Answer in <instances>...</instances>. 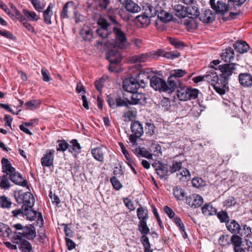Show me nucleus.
<instances>
[{
    "instance_id": "nucleus-1",
    "label": "nucleus",
    "mask_w": 252,
    "mask_h": 252,
    "mask_svg": "<svg viewBox=\"0 0 252 252\" xmlns=\"http://www.w3.org/2000/svg\"><path fill=\"white\" fill-rule=\"evenodd\" d=\"M106 100L109 107L112 109L117 108L128 106V104H139L144 105L146 103L145 95L137 91L131 94L130 100L123 98L120 95L115 94H110L106 96Z\"/></svg>"
},
{
    "instance_id": "nucleus-2",
    "label": "nucleus",
    "mask_w": 252,
    "mask_h": 252,
    "mask_svg": "<svg viewBox=\"0 0 252 252\" xmlns=\"http://www.w3.org/2000/svg\"><path fill=\"white\" fill-rule=\"evenodd\" d=\"M239 65L234 63H227L219 65V70L220 72V78L216 81V88L217 93L220 95L224 94L228 90V81L231 75L236 69Z\"/></svg>"
},
{
    "instance_id": "nucleus-3",
    "label": "nucleus",
    "mask_w": 252,
    "mask_h": 252,
    "mask_svg": "<svg viewBox=\"0 0 252 252\" xmlns=\"http://www.w3.org/2000/svg\"><path fill=\"white\" fill-rule=\"evenodd\" d=\"M180 56V53L176 51L167 52L162 49H158L157 51H153L149 53L133 56L131 57V61L133 63H144L151 58L158 60L160 57L173 60L179 58Z\"/></svg>"
},
{
    "instance_id": "nucleus-4",
    "label": "nucleus",
    "mask_w": 252,
    "mask_h": 252,
    "mask_svg": "<svg viewBox=\"0 0 252 252\" xmlns=\"http://www.w3.org/2000/svg\"><path fill=\"white\" fill-rule=\"evenodd\" d=\"M32 240L36 238L38 242L41 243L45 237V229L43 227L44 220L41 212L32 209Z\"/></svg>"
},
{
    "instance_id": "nucleus-5",
    "label": "nucleus",
    "mask_w": 252,
    "mask_h": 252,
    "mask_svg": "<svg viewBox=\"0 0 252 252\" xmlns=\"http://www.w3.org/2000/svg\"><path fill=\"white\" fill-rule=\"evenodd\" d=\"M24 233L17 232V234L12 239L13 243L20 245L19 246L22 252H32V245L29 242L25 239L32 240V229L25 228Z\"/></svg>"
},
{
    "instance_id": "nucleus-6",
    "label": "nucleus",
    "mask_w": 252,
    "mask_h": 252,
    "mask_svg": "<svg viewBox=\"0 0 252 252\" xmlns=\"http://www.w3.org/2000/svg\"><path fill=\"white\" fill-rule=\"evenodd\" d=\"M144 12L142 14L138 15L136 17L135 22L136 25L141 28L146 27L149 25L151 23L150 18L155 15V9L150 4L146 3L143 6Z\"/></svg>"
},
{
    "instance_id": "nucleus-7",
    "label": "nucleus",
    "mask_w": 252,
    "mask_h": 252,
    "mask_svg": "<svg viewBox=\"0 0 252 252\" xmlns=\"http://www.w3.org/2000/svg\"><path fill=\"white\" fill-rule=\"evenodd\" d=\"M176 95L180 100L187 101L196 99L199 91L197 89L188 87L185 86L178 85Z\"/></svg>"
},
{
    "instance_id": "nucleus-8",
    "label": "nucleus",
    "mask_w": 252,
    "mask_h": 252,
    "mask_svg": "<svg viewBox=\"0 0 252 252\" xmlns=\"http://www.w3.org/2000/svg\"><path fill=\"white\" fill-rule=\"evenodd\" d=\"M121 27V25L112 27V32L115 37L113 45L118 48L124 49L127 45V39L126 33L122 30Z\"/></svg>"
},
{
    "instance_id": "nucleus-9",
    "label": "nucleus",
    "mask_w": 252,
    "mask_h": 252,
    "mask_svg": "<svg viewBox=\"0 0 252 252\" xmlns=\"http://www.w3.org/2000/svg\"><path fill=\"white\" fill-rule=\"evenodd\" d=\"M150 84V86L156 91L168 93L174 92L171 87L169 86V83L168 82H166L164 80L156 75H152Z\"/></svg>"
},
{
    "instance_id": "nucleus-10",
    "label": "nucleus",
    "mask_w": 252,
    "mask_h": 252,
    "mask_svg": "<svg viewBox=\"0 0 252 252\" xmlns=\"http://www.w3.org/2000/svg\"><path fill=\"white\" fill-rule=\"evenodd\" d=\"M217 69L211 65V69L207 71L205 75L203 76H197L192 79L193 82L197 83L202 81H207L210 83L214 89L217 93V89L216 88V81H218V73L216 70Z\"/></svg>"
},
{
    "instance_id": "nucleus-11",
    "label": "nucleus",
    "mask_w": 252,
    "mask_h": 252,
    "mask_svg": "<svg viewBox=\"0 0 252 252\" xmlns=\"http://www.w3.org/2000/svg\"><path fill=\"white\" fill-rule=\"evenodd\" d=\"M130 130L132 134L128 136V139L133 145H137V139L144 133L143 125L137 121L132 122L130 125Z\"/></svg>"
},
{
    "instance_id": "nucleus-12",
    "label": "nucleus",
    "mask_w": 252,
    "mask_h": 252,
    "mask_svg": "<svg viewBox=\"0 0 252 252\" xmlns=\"http://www.w3.org/2000/svg\"><path fill=\"white\" fill-rule=\"evenodd\" d=\"M99 26L96 32L98 35L102 38H106L112 33V27L108 22L104 19H100L97 22Z\"/></svg>"
},
{
    "instance_id": "nucleus-13",
    "label": "nucleus",
    "mask_w": 252,
    "mask_h": 252,
    "mask_svg": "<svg viewBox=\"0 0 252 252\" xmlns=\"http://www.w3.org/2000/svg\"><path fill=\"white\" fill-rule=\"evenodd\" d=\"M186 74V71L182 69L173 70L168 78V82L169 86L171 87L173 91L178 87V85H181V81L179 78L184 76Z\"/></svg>"
},
{
    "instance_id": "nucleus-14",
    "label": "nucleus",
    "mask_w": 252,
    "mask_h": 252,
    "mask_svg": "<svg viewBox=\"0 0 252 252\" xmlns=\"http://www.w3.org/2000/svg\"><path fill=\"white\" fill-rule=\"evenodd\" d=\"M22 12L23 15L15 8V18L19 20L24 27L29 31H30L32 29V26L30 23H28L27 21H31L32 20V12L26 9H23Z\"/></svg>"
},
{
    "instance_id": "nucleus-15",
    "label": "nucleus",
    "mask_w": 252,
    "mask_h": 252,
    "mask_svg": "<svg viewBox=\"0 0 252 252\" xmlns=\"http://www.w3.org/2000/svg\"><path fill=\"white\" fill-rule=\"evenodd\" d=\"M123 87L125 91L132 94L137 91L141 86L135 78L130 77L124 81Z\"/></svg>"
},
{
    "instance_id": "nucleus-16",
    "label": "nucleus",
    "mask_w": 252,
    "mask_h": 252,
    "mask_svg": "<svg viewBox=\"0 0 252 252\" xmlns=\"http://www.w3.org/2000/svg\"><path fill=\"white\" fill-rule=\"evenodd\" d=\"M14 195L17 203L30 205L31 195H32L30 192L27 191L24 192L22 190L15 191Z\"/></svg>"
},
{
    "instance_id": "nucleus-17",
    "label": "nucleus",
    "mask_w": 252,
    "mask_h": 252,
    "mask_svg": "<svg viewBox=\"0 0 252 252\" xmlns=\"http://www.w3.org/2000/svg\"><path fill=\"white\" fill-rule=\"evenodd\" d=\"M32 211V206L23 204L21 209H16L11 212L12 216L15 218H18L19 216L26 217V218L32 220V217L29 216L30 212Z\"/></svg>"
},
{
    "instance_id": "nucleus-18",
    "label": "nucleus",
    "mask_w": 252,
    "mask_h": 252,
    "mask_svg": "<svg viewBox=\"0 0 252 252\" xmlns=\"http://www.w3.org/2000/svg\"><path fill=\"white\" fill-rule=\"evenodd\" d=\"M152 75V73L150 72L145 71H140L136 75L135 78L138 83H139L141 87L144 88L147 86L149 82L150 81Z\"/></svg>"
},
{
    "instance_id": "nucleus-19",
    "label": "nucleus",
    "mask_w": 252,
    "mask_h": 252,
    "mask_svg": "<svg viewBox=\"0 0 252 252\" xmlns=\"http://www.w3.org/2000/svg\"><path fill=\"white\" fill-rule=\"evenodd\" d=\"M113 49H110L106 53V58L109 63H120L122 60V57L119 49L113 45Z\"/></svg>"
},
{
    "instance_id": "nucleus-20",
    "label": "nucleus",
    "mask_w": 252,
    "mask_h": 252,
    "mask_svg": "<svg viewBox=\"0 0 252 252\" xmlns=\"http://www.w3.org/2000/svg\"><path fill=\"white\" fill-rule=\"evenodd\" d=\"M71 11H73L74 16L77 17V12L75 11L74 3L73 1H70L66 2L63 6L61 13V18L62 19L69 18Z\"/></svg>"
},
{
    "instance_id": "nucleus-21",
    "label": "nucleus",
    "mask_w": 252,
    "mask_h": 252,
    "mask_svg": "<svg viewBox=\"0 0 252 252\" xmlns=\"http://www.w3.org/2000/svg\"><path fill=\"white\" fill-rule=\"evenodd\" d=\"M55 153V151L54 149H49L46 151L41 159V163L43 166L50 167L53 165Z\"/></svg>"
},
{
    "instance_id": "nucleus-22",
    "label": "nucleus",
    "mask_w": 252,
    "mask_h": 252,
    "mask_svg": "<svg viewBox=\"0 0 252 252\" xmlns=\"http://www.w3.org/2000/svg\"><path fill=\"white\" fill-rule=\"evenodd\" d=\"M238 80L241 86L243 87L249 88L252 86V75L249 73H240L238 75Z\"/></svg>"
},
{
    "instance_id": "nucleus-23",
    "label": "nucleus",
    "mask_w": 252,
    "mask_h": 252,
    "mask_svg": "<svg viewBox=\"0 0 252 252\" xmlns=\"http://www.w3.org/2000/svg\"><path fill=\"white\" fill-rule=\"evenodd\" d=\"M10 180L16 185L22 187H26L30 190V187L27 186V182L22 175L18 172H14L9 175Z\"/></svg>"
},
{
    "instance_id": "nucleus-24",
    "label": "nucleus",
    "mask_w": 252,
    "mask_h": 252,
    "mask_svg": "<svg viewBox=\"0 0 252 252\" xmlns=\"http://www.w3.org/2000/svg\"><path fill=\"white\" fill-rule=\"evenodd\" d=\"M212 9L214 10L218 14H220L223 16L228 12V9L226 7V4L222 0H218L217 3L215 2L211 5Z\"/></svg>"
},
{
    "instance_id": "nucleus-25",
    "label": "nucleus",
    "mask_w": 252,
    "mask_h": 252,
    "mask_svg": "<svg viewBox=\"0 0 252 252\" xmlns=\"http://www.w3.org/2000/svg\"><path fill=\"white\" fill-rule=\"evenodd\" d=\"M173 9L174 11L175 15L179 18H184L187 17L188 14V8L184 5L181 4H176L174 6ZM195 12H193V15H194ZM189 15H192L191 12Z\"/></svg>"
},
{
    "instance_id": "nucleus-26",
    "label": "nucleus",
    "mask_w": 252,
    "mask_h": 252,
    "mask_svg": "<svg viewBox=\"0 0 252 252\" xmlns=\"http://www.w3.org/2000/svg\"><path fill=\"white\" fill-rule=\"evenodd\" d=\"M227 229L233 234H240L241 227L239 223L234 220H230L225 224Z\"/></svg>"
},
{
    "instance_id": "nucleus-27",
    "label": "nucleus",
    "mask_w": 252,
    "mask_h": 252,
    "mask_svg": "<svg viewBox=\"0 0 252 252\" xmlns=\"http://www.w3.org/2000/svg\"><path fill=\"white\" fill-rule=\"evenodd\" d=\"M234 51L233 49L230 47L222 50L220 55L221 58L225 62H231L234 60Z\"/></svg>"
},
{
    "instance_id": "nucleus-28",
    "label": "nucleus",
    "mask_w": 252,
    "mask_h": 252,
    "mask_svg": "<svg viewBox=\"0 0 252 252\" xmlns=\"http://www.w3.org/2000/svg\"><path fill=\"white\" fill-rule=\"evenodd\" d=\"M198 17L200 21L204 23H212L215 18L214 14L210 9L206 10L201 14L199 13V16Z\"/></svg>"
},
{
    "instance_id": "nucleus-29",
    "label": "nucleus",
    "mask_w": 252,
    "mask_h": 252,
    "mask_svg": "<svg viewBox=\"0 0 252 252\" xmlns=\"http://www.w3.org/2000/svg\"><path fill=\"white\" fill-rule=\"evenodd\" d=\"M157 173L160 179H166L170 173L169 169L166 164L159 163L158 167L156 169Z\"/></svg>"
},
{
    "instance_id": "nucleus-30",
    "label": "nucleus",
    "mask_w": 252,
    "mask_h": 252,
    "mask_svg": "<svg viewBox=\"0 0 252 252\" xmlns=\"http://www.w3.org/2000/svg\"><path fill=\"white\" fill-rule=\"evenodd\" d=\"M54 7V4L50 3L46 10H43V17L44 22L47 25H51L52 21L51 17L53 14L52 9Z\"/></svg>"
},
{
    "instance_id": "nucleus-31",
    "label": "nucleus",
    "mask_w": 252,
    "mask_h": 252,
    "mask_svg": "<svg viewBox=\"0 0 252 252\" xmlns=\"http://www.w3.org/2000/svg\"><path fill=\"white\" fill-rule=\"evenodd\" d=\"M235 50L240 54L247 52L250 49L249 45L244 41H238L233 45Z\"/></svg>"
},
{
    "instance_id": "nucleus-32",
    "label": "nucleus",
    "mask_w": 252,
    "mask_h": 252,
    "mask_svg": "<svg viewBox=\"0 0 252 252\" xmlns=\"http://www.w3.org/2000/svg\"><path fill=\"white\" fill-rule=\"evenodd\" d=\"M202 214L205 216H211L217 214V209L210 203L205 204L202 207Z\"/></svg>"
},
{
    "instance_id": "nucleus-33",
    "label": "nucleus",
    "mask_w": 252,
    "mask_h": 252,
    "mask_svg": "<svg viewBox=\"0 0 252 252\" xmlns=\"http://www.w3.org/2000/svg\"><path fill=\"white\" fill-rule=\"evenodd\" d=\"M2 172L6 175H10L15 171V169L12 166L10 162L6 158H3L1 160Z\"/></svg>"
},
{
    "instance_id": "nucleus-34",
    "label": "nucleus",
    "mask_w": 252,
    "mask_h": 252,
    "mask_svg": "<svg viewBox=\"0 0 252 252\" xmlns=\"http://www.w3.org/2000/svg\"><path fill=\"white\" fill-rule=\"evenodd\" d=\"M124 4L126 9L131 13H138L141 10L140 7L131 0H126Z\"/></svg>"
},
{
    "instance_id": "nucleus-35",
    "label": "nucleus",
    "mask_w": 252,
    "mask_h": 252,
    "mask_svg": "<svg viewBox=\"0 0 252 252\" xmlns=\"http://www.w3.org/2000/svg\"><path fill=\"white\" fill-rule=\"evenodd\" d=\"M91 153L94 158L96 160L101 162H104V152L102 148L100 147H96L92 149L91 150Z\"/></svg>"
},
{
    "instance_id": "nucleus-36",
    "label": "nucleus",
    "mask_w": 252,
    "mask_h": 252,
    "mask_svg": "<svg viewBox=\"0 0 252 252\" xmlns=\"http://www.w3.org/2000/svg\"><path fill=\"white\" fill-rule=\"evenodd\" d=\"M80 34L82 38L87 41H90L93 38V31L89 27L84 28L80 31Z\"/></svg>"
},
{
    "instance_id": "nucleus-37",
    "label": "nucleus",
    "mask_w": 252,
    "mask_h": 252,
    "mask_svg": "<svg viewBox=\"0 0 252 252\" xmlns=\"http://www.w3.org/2000/svg\"><path fill=\"white\" fill-rule=\"evenodd\" d=\"M72 146H69V151L74 155H77L81 152V146L76 139H73L70 141Z\"/></svg>"
},
{
    "instance_id": "nucleus-38",
    "label": "nucleus",
    "mask_w": 252,
    "mask_h": 252,
    "mask_svg": "<svg viewBox=\"0 0 252 252\" xmlns=\"http://www.w3.org/2000/svg\"><path fill=\"white\" fill-rule=\"evenodd\" d=\"M148 210L142 207H140L137 209V215L139 221L147 220L148 217Z\"/></svg>"
},
{
    "instance_id": "nucleus-39",
    "label": "nucleus",
    "mask_w": 252,
    "mask_h": 252,
    "mask_svg": "<svg viewBox=\"0 0 252 252\" xmlns=\"http://www.w3.org/2000/svg\"><path fill=\"white\" fill-rule=\"evenodd\" d=\"M11 233L12 230L7 225L0 222V236L8 237Z\"/></svg>"
},
{
    "instance_id": "nucleus-40",
    "label": "nucleus",
    "mask_w": 252,
    "mask_h": 252,
    "mask_svg": "<svg viewBox=\"0 0 252 252\" xmlns=\"http://www.w3.org/2000/svg\"><path fill=\"white\" fill-rule=\"evenodd\" d=\"M173 194L177 200H183L185 198L186 192L183 189L176 187L173 189Z\"/></svg>"
},
{
    "instance_id": "nucleus-41",
    "label": "nucleus",
    "mask_w": 252,
    "mask_h": 252,
    "mask_svg": "<svg viewBox=\"0 0 252 252\" xmlns=\"http://www.w3.org/2000/svg\"><path fill=\"white\" fill-rule=\"evenodd\" d=\"M32 6L38 13L42 12L45 7L44 0H32Z\"/></svg>"
},
{
    "instance_id": "nucleus-42",
    "label": "nucleus",
    "mask_w": 252,
    "mask_h": 252,
    "mask_svg": "<svg viewBox=\"0 0 252 252\" xmlns=\"http://www.w3.org/2000/svg\"><path fill=\"white\" fill-rule=\"evenodd\" d=\"M135 154L148 159L152 158V155L145 148L138 147L135 149Z\"/></svg>"
},
{
    "instance_id": "nucleus-43",
    "label": "nucleus",
    "mask_w": 252,
    "mask_h": 252,
    "mask_svg": "<svg viewBox=\"0 0 252 252\" xmlns=\"http://www.w3.org/2000/svg\"><path fill=\"white\" fill-rule=\"evenodd\" d=\"M12 203L11 200L5 195L0 196V207L3 209H9Z\"/></svg>"
},
{
    "instance_id": "nucleus-44",
    "label": "nucleus",
    "mask_w": 252,
    "mask_h": 252,
    "mask_svg": "<svg viewBox=\"0 0 252 252\" xmlns=\"http://www.w3.org/2000/svg\"><path fill=\"white\" fill-rule=\"evenodd\" d=\"M138 228L142 235H147L150 232V229L147 226V220L139 221Z\"/></svg>"
},
{
    "instance_id": "nucleus-45",
    "label": "nucleus",
    "mask_w": 252,
    "mask_h": 252,
    "mask_svg": "<svg viewBox=\"0 0 252 252\" xmlns=\"http://www.w3.org/2000/svg\"><path fill=\"white\" fill-rule=\"evenodd\" d=\"M182 161L173 160L172 165L169 167L170 173L172 174L179 171L182 168Z\"/></svg>"
},
{
    "instance_id": "nucleus-46",
    "label": "nucleus",
    "mask_w": 252,
    "mask_h": 252,
    "mask_svg": "<svg viewBox=\"0 0 252 252\" xmlns=\"http://www.w3.org/2000/svg\"><path fill=\"white\" fill-rule=\"evenodd\" d=\"M216 215L221 223L225 222L226 224V222H228L230 220L229 216L226 211H221L219 212H217Z\"/></svg>"
},
{
    "instance_id": "nucleus-47",
    "label": "nucleus",
    "mask_w": 252,
    "mask_h": 252,
    "mask_svg": "<svg viewBox=\"0 0 252 252\" xmlns=\"http://www.w3.org/2000/svg\"><path fill=\"white\" fill-rule=\"evenodd\" d=\"M193 201L191 204V207L197 208L201 206L203 203V198L199 195L193 194Z\"/></svg>"
},
{
    "instance_id": "nucleus-48",
    "label": "nucleus",
    "mask_w": 252,
    "mask_h": 252,
    "mask_svg": "<svg viewBox=\"0 0 252 252\" xmlns=\"http://www.w3.org/2000/svg\"><path fill=\"white\" fill-rule=\"evenodd\" d=\"M168 41L171 45L177 49H182L186 46L184 42L175 38L169 37Z\"/></svg>"
},
{
    "instance_id": "nucleus-49",
    "label": "nucleus",
    "mask_w": 252,
    "mask_h": 252,
    "mask_svg": "<svg viewBox=\"0 0 252 252\" xmlns=\"http://www.w3.org/2000/svg\"><path fill=\"white\" fill-rule=\"evenodd\" d=\"M188 8V13L189 14H190V12H191V14H193V12H195L194 15H189L188 14V16H187L189 18H196L199 16V9L197 6L193 5V6H190L187 7Z\"/></svg>"
},
{
    "instance_id": "nucleus-50",
    "label": "nucleus",
    "mask_w": 252,
    "mask_h": 252,
    "mask_svg": "<svg viewBox=\"0 0 252 252\" xmlns=\"http://www.w3.org/2000/svg\"><path fill=\"white\" fill-rule=\"evenodd\" d=\"M7 175H3L0 177V187L4 189H8L10 187V183Z\"/></svg>"
},
{
    "instance_id": "nucleus-51",
    "label": "nucleus",
    "mask_w": 252,
    "mask_h": 252,
    "mask_svg": "<svg viewBox=\"0 0 252 252\" xmlns=\"http://www.w3.org/2000/svg\"><path fill=\"white\" fill-rule=\"evenodd\" d=\"M115 10L112 8H109L107 14V17L108 19L111 21L112 24H111L112 26H117L119 24L116 19V16L114 15V12Z\"/></svg>"
},
{
    "instance_id": "nucleus-52",
    "label": "nucleus",
    "mask_w": 252,
    "mask_h": 252,
    "mask_svg": "<svg viewBox=\"0 0 252 252\" xmlns=\"http://www.w3.org/2000/svg\"><path fill=\"white\" fill-rule=\"evenodd\" d=\"M115 10L112 8H109L107 14V17L108 19L111 21L112 24H111L112 26H117L119 24L116 19V16L114 15V12Z\"/></svg>"
},
{
    "instance_id": "nucleus-53",
    "label": "nucleus",
    "mask_w": 252,
    "mask_h": 252,
    "mask_svg": "<svg viewBox=\"0 0 252 252\" xmlns=\"http://www.w3.org/2000/svg\"><path fill=\"white\" fill-rule=\"evenodd\" d=\"M158 16L160 20L163 22H168L171 20V15L168 12L164 10H161L158 13Z\"/></svg>"
},
{
    "instance_id": "nucleus-54",
    "label": "nucleus",
    "mask_w": 252,
    "mask_h": 252,
    "mask_svg": "<svg viewBox=\"0 0 252 252\" xmlns=\"http://www.w3.org/2000/svg\"><path fill=\"white\" fill-rule=\"evenodd\" d=\"M136 116L135 112L134 110H127L124 112L123 115L124 121L125 122H128L131 121L133 119L135 118Z\"/></svg>"
},
{
    "instance_id": "nucleus-55",
    "label": "nucleus",
    "mask_w": 252,
    "mask_h": 252,
    "mask_svg": "<svg viewBox=\"0 0 252 252\" xmlns=\"http://www.w3.org/2000/svg\"><path fill=\"white\" fill-rule=\"evenodd\" d=\"M231 242L234 245V247L241 246L242 239L238 234H233L231 237Z\"/></svg>"
},
{
    "instance_id": "nucleus-56",
    "label": "nucleus",
    "mask_w": 252,
    "mask_h": 252,
    "mask_svg": "<svg viewBox=\"0 0 252 252\" xmlns=\"http://www.w3.org/2000/svg\"><path fill=\"white\" fill-rule=\"evenodd\" d=\"M58 145L57 148L58 151L64 152L69 148V145L65 140H58Z\"/></svg>"
},
{
    "instance_id": "nucleus-57",
    "label": "nucleus",
    "mask_w": 252,
    "mask_h": 252,
    "mask_svg": "<svg viewBox=\"0 0 252 252\" xmlns=\"http://www.w3.org/2000/svg\"><path fill=\"white\" fill-rule=\"evenodd\" d=\"M191 183L194 187L199 188L205 185L203 180L200 178L196 177L192 179Z\"/></svg>"
},
{
    "instance_id": "nucleus-58",
    "label": "nucleus",
    "mask_w": 252,
    "mask_h": 252,
    "mask_svg": "<svg viewBox=\"0 0 252 252\" xmlns=\"http://www.w3.org/2000/svg\"><path fill=\"white\" fill-rule=\"evenodd\" d=\"M140 241L144 247V250L151 249V244L149 238L146 235H142L141 237Z\"/></svg>"
},
{
    "instance_id": "nucleus-59",
    "label": "nucleus",
    "mask_w": 252,
    "mask_h": 252,
    "mask_svg": "<svg viewBox=\"0 0 252 252\" xmlns=\"http://www.w3.org/2000/svg\"><path fill=\"white\" fill-rule=\"evenodd\" d=\"M236 204L235 199L233 196L229 197L226 199L223 203V206L226 208L231 207L232 206H234Z\"/></svg>"
},
{
    "instance_id": "nucleus-60",
    "label": "nucleus",
    "mask_w": 252,
    "mask_h": 252,
    "mask_svg": "<svg viewBox=\"0 0 252 252\" xmlns=\"http://www.w3.org/2000/svg\"><path fill=\"white\" fill-rule=\"evenodd\" d=\"M104 81L105 80L103 78H101L95 82V87L96 89L99 92L100 95H101L102 93V89L103 87Z\"/></svg>"
},
{
    "instance_id": "nucleus-61",
    "label": "nucleus",
    "mask_w": 252,
    "mask_h": 252,
    "mask_svg": "<svg viewBox=\"0 0 252 252\" xmlns=\"http://www.w3.org/2000/svg\"><path fill=\"white\" fill-rule=\"evenodd\" d=\"M219 243L220 246H226L230 245L228 235H222L219 239Z\"/></svg>"
},
{
    "instance_id": "nucleus-62",
    "label": "nucleus",
    "mask_w": 252,
    "mask_h": 252,
    "mask_svg": "<svg viewBox=\"0 0 252 252\" xmlns=\"http://www.w3.org/2000/svg\"><path fill=\"white\" fill-rule=\"evenodd\" d=\"M110 182L114 188L116 190H119L122 187L121 184L116 177H112L110 178Z\"/></svg>"
},
{
    "instance_id": "nucleus-63",
    "label": "nucleus",
    "mask_w": 252,
    "mask_h": 252,
    "mask_svg": "<svg viewBox=\"0 0 252 252\" xmlns=\"http://www.w3.org/2000/svg\"><path fill=\"white\" fill-rule=\"evenodd\" d=\"M155 126L152 124L146 123L145 130L147 134L153 135L155 133Z\"/></svg>"
},
{
    "instance_id": "nucleus-64",
    "label": "nucleus",
    "mask_w": 252,
    "mask_h": 252,
    "mask_svg": "<svg viewBox=\"0 0 252 252\" xmlns=\"http://www.w3.org/2000/svg\"><path fill=\"white\" fill-rule=\"evenodd\" d=\"M173 221L179 228L180 230L184 231V229L185 227V225L179 217L176 216L174 218H173Z\"/></svg>"
}]
</instances>
